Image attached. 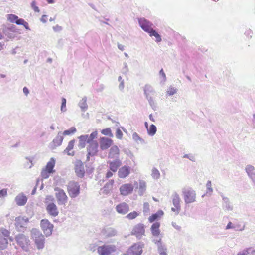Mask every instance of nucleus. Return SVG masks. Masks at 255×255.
Instances as JSON below:
<instances>
[{
    "instance_id": "1",
    "label": "nucleus",
    "mask_w": 255,
    "mask_h": 255,
    "mask_svg": "<svg viewBox=\"0 0 255 255\" xmlns=\"http://www.w3.org/2000/svg\"><path fill=\"white\" fill-rule=\"evenodd\" d=\"M31 236L37 249L39 250L43 249L45 247V239L41 232L37 229L33 228L31 230Z\"/></svg>"
},
{
    "instance_id": "2",
    "label": "nucleus",
    "mask_w": 255,
    "mask_h": 255,
    "mask_svg": "<svg viewBox=\"0 0 255 255\" xmlns=\"http://www.w3.org/2000/svg\"><path fill=\"white\" fill-rule=\"evenodd\" d=\"M17 244L23 249L27 252L29 249L30 240L28 236L23 234H19L15 237Z\"/></svg>"
},
{
    "instance_id": "3",
    "label": "nucleus",
    "mask_w": 255,
    "mask_h": 255,
    "mask_svg": "<svg viewBox=\"0 0 255 255\" xmlns=\"http://www.w3.org/2000/svg\"><path fill=\"white\" fill-rule=\"evenodd\" d=\"M55 165V160L54 158L52 157L50 160L47 162L46 166L44 168L41 172V176L43 178H48L50 174L53 173L54 170L53 168Z\"/></svg>"
},
{
    "instance_id": "4",
    "label": "nucleus",
    "mask_w": 255,
    "mask_h": 255,
    "mask_svg": "<svg viewBox=\"0 0 255 255\" xmlns=\"http://www.w3.org/2000/svg\"><path fill=\"white\" fill-rule=\"evenodd\" d=\"M67 191L71 197L77 196L80 193V185L75 181H70L67 185Z\"/></svg>"
},
{
    "instance_id": "5",
    "label": "nucleus",
    "mask_w": 255,
    "mask_h": 255,
    "mask_svg": "<svg viewBox=\"0 0 255 255\" xmlns=\"http://www.w3.org/2000/svg\"><path fill=\"white\" fill-rule=\"evenodd\" d=\"M117 248L114 245H104L98 247L97 252L100 255H110L116 251Z\"/></svg>"
},
{
    "instance_id": "6",
    "label": "nucleus",
    "mask_w": 255,
    "mask_h": 255,
    "mask_svg": "<svg viewBox=\"0 0 255 255\" xmlns=\"http://www.w3.org/2000/svg\"><path fill=\"white\" fill-rule=\"evenodd\" d=\"M40 226L46 236L48 237L52 234L54 226L47 219H42L40 222Z\"/></svg>"
},
{
    "instance_id": "7",
    "label": "nucleus",
    "mask_w": 255,
    "mask_h": 255,
    "mask_svg": "<svg viewBox=\"0 0 255 255\" xmlns=\"http://www.w3.org/2000/svg\"><path fill=\"white\" fill-rule=\"evenodd\" d=\"M183 194L184 201L186 203H191L195 201L196 194L193 190L188 188L184 189Z\"/></svg>"
},
{
    "instance_id": "8",
    "label": "nucleus",
    "mask_w": 255,
    "mask_h": 255,
    "mask_svg": "<svg viewBox=\"0 0 255 255\" xmlns=\"http://www.w3.org/2000/svg\"><path fill=\"white\" fill-rule=\"evenodd\" d=\"M152 242L156 245L159 255H167V249L166 245L162 241V239H152Z\"/></svg>"
},
{
    "instance_id": "9",
    "label": "nucleus",
    "mask_w": 255,
    "mask_h": 255,
    "mask_svg": "<svg viewBox=\"0 0 255 255\" xmlns=\"http://www.w3.org/2000/svg\"><path fill=\"white\" fill-rule=\"evenodd\" d=\"M28 221V218L18 217L15 219V227L19 231H23L26 228L27 223Z\"/></svg>"
},
{
    "instance_id": "10",
    "label": "nucleus",
    "mask_w": 255,
    "mask_h": 255,
    "mask_svg": "<svg viewBox=\"0 0 255 255\" xmlns=\"http://www.w3.org/2000/svg\"><path fill=\"white\" fill-rule=\"evenodd\" d=\"M160 223L158 222H155L151 225L150 230L153 236L152 239H162V236L160 234Z\"/></svg>"
},
{
    "instance_id": "11",
    "label": "nucleus",
    "mask_w": 255,
    "mask_h": 255,
    "mask_svg": "<svg viewBox=\"0 0 255 255\" xmlns=\"http://www.w3.org/2000/svg\"><path fill=\"white\" fill-rule=\"evenodd\" d=\"M116 229L112 227H106L101 231V234L104 238H109L117 235Z\"/></svg>"
},
{
    "instance_id": "12",
    "label": "nucleus",
    "mask_w": 255,
    "mask_h": 255,
    "mask_svg": "<svg viewBox=\"0 0 255 255\" xmlns=\"http://www.w3.org/2000/svg\"><path fill=\"white\" fill-rule=\"evenodd\" d=\"M142 252V247L139 244H134L127 251L128 255H140Z\"/></svg>"
},
{
    "instance_id": "13",
    "label": "nucleus",
    "mask_w": 255,
    "mask_h": 255,
    "mask_svg": "<svg viewBox=\"0 0 255 255\" xmlns=\"http://www.w3.org/2000/svg\"><path fill=\"white\" fill-rule=\"evenodd\" d=\"M113 143V141L111 139L105 137H102L99 140L100 147L102 150L108 149Z\"/></svg>"
},
{
    "instance_id": "14",
    "label": "nucleus",
    "mask_w": 255,
    "mask_h": 255,
    "mask_svg": "<svg viewBox=\"0 0 255 255\" xmlns=\"http://www.w3.org/2000/svg\"><path fill=\"white\" fill-rule=\"evenodd\" d=\"M133 188V186L131 184H124L120 187V193L122 195L127 196L132 193Z\"/></svg>"
},
{
    "instance_id": "15",
    "label": "nucleus",
    "mask_w": 255,
    "mask_h": 255,
    "mask_svg": "<svg viewBox=\"0 0 255 255\" xmlns=\"http://www.w3.org/2000/svg\"><path fill=\"white\" fill-rule=\"evenodd\" d=\"M138 22L141 28L147 33H149L153 29L152 23L145 18L139 19Z\"/></svg>"
},
{
    "instance_id": "16",
    "label": "nucleus",
    "mask_w": 255,
    "mask_h": 255,
    "mask_svg": "<svg viewBox=\"0 0 255 255\" xmlns=\"http://www.w3.org/2000/svg\"><path fill=\"white\" fill-rule=\"evenodd\" d=\"M145 229L143 224L139 223L135 225L132 229L131 233L137 237H141L144 234Z\"/></svg>"
},
{
    "instance_id": "17",
    "label": "nucleus",
    "mask_w": 255,
    "mask_h": 255,
    "mask_svg": "<svg viewBox=\"0 0 255 255\" xmlns=\"http://www.w3.org/2000/svg\"><path fill=\"white\" fill-rule=\"evenodd\" d=\"M98 144L97 142H91L89 143L87 147L88 157L94 156L98 152Z\"/></svg>"
},
{
    "instance_id": "18",
    "label": "nucleus",
    "mask_w": 255,
    "mask_h": 255,
    "mask_svg": "<svg viewBox=\"0 0 255 255\" xmlns=\"http://www.w3.org/2000/svg\"><path fill=\"white\" fill-rule=\"evenodd\" d=\"M130 173V167L124 165L119 169L118 175L120 178H125L129 175Z\"/></svg>"
},
{
    "instance_id": "19",
    "label": "nucleus",
    "mask_w": 255,
    "mask_h": 255,
    "mask_svg": "<svg viewBox=\"0 0 255 255\" xmlns=\"http://www.w3.org/2000/svg\"><path fill=\"white\" fill-rule=\"evenodd\" d=\"M57 192L56 194V196L59 202V204L63 205L67 201V196L66 193L62 189L57 190Z\"/></svg>"
},
{
    "instance_id": "20",
    "label": "nucleus",
    "mask_w": 255,
    "mask_h": 255,
    "mask_svg": "<svg viewBox=\"0 0 255 255\" xmlns=\"http://www.w3.org/2000/svg\"><path fill=\"white\" fill-rule=\"evenodd\" d=\"M163 214L164 213L163 211L161 210H158L157 212L153 214L149 217L148 221L150 223H153L155 221H157L161 219Z\"/></svg>"
},
{
    "instance_id": "21",
    "label": "nucleus",
    "mask_w": 255,
    "mask_h": 255,
    "mask_svg": "<svg viewBox=\"0 0 255 255\" xmlns=\"http://www.w3.org/2000/svg\"><path fill=\"white\" fill-rule=\"evenodd\" d=\"M120 154V150L117 146H112L109 151L108 157L111 159L116 158L119 157Z\"/></svg>"
},
{
    "instance_id": "22",
    "label": "nucleus",
    "mask_w": 255,
    "mask_h": 255,
    "mask_svg": "<svg viewBox=\"0 0 255 255\" xmlns=\"http://www.w3.org/2000/svg\"><path fill=\"white\" fill-rule=\"evenodd\" d=\"M108 163L109 164L110 169L112 171L116 172L118 168L121 166V161L120 159H116L113 161H109L108 162Z\"/></svg>"
},
{
    "instance_id": "23",
    "label": "nucleus",
    "mask_w": 255,
    "mask_h": 255,
    "mask_svg": "<svg viewBox=\"0 0 255 255\" xmlns=\"http://www.w3.org/2000/svg\"><path fill=\"white\" fill-rule=\"evenodd\" d=\"M75 171L78 177L82 178L84 176L85 174L84 167L81 163L76 165Z\"/></svg>"
},
{
    "instance_id": "24",
    "label": "nucleus",
    "mask_w": 255,
    "mask_h": 255,
    "mask_svg": "<svg viewBox=\"0 0 255 255\" xmlns=\"http://www.w3.org/2000/svg\"><path fill=\"white\" fill-rule=\"evenodd\" d=\"M27 200L26 196L22 194H19L15 198V201L19 206H23L26 203Z\"/></svg>"
},
{
    "instance_id": "25",
    "label": "nucleus",
    "mask_w": 255,
    "mask_h": 255,
    "mask_svg": "<svg viewBox=\"0 0 255 255\" xmlns=\"http://www.w3.org/2000/svg\"><path fill=\"white\" fill-rule=\"evenodd\" d=\"M74 144L75 140H71L69 141L67 147L64 150V152L67 153L68 155L73 156L74 155V151L72 150L74 148Z\"/></svg>"
},
{
    "instance_id": "26",
    "label": "nucleus",
    "mask_w": 255,
    "mask_h": 255,
    "mask_svg": "<svg viewBox=\"0 0 255 255\" xmlns=\"http://www.w3.org/2000/svg\"><path fill=\"white\" fill-rule=\"evenodd\" d=\"M79 146L81 148L85 147L86 143H89V142H88L89 141L88 135H81L79 137Z\"/></svg>"
},
{
    "instance_id": "27",
    "label": "nucleus",
    "mask_w": 255,
    "mask_h": 255,
    "mask_svg": "<svg viewBox=\"0 0 255 255\" xmlns=\"http://www.w3.org/2000/svg\"><path fill=\"white\" fill-rule=\"evenodd\" d=\"M8 244L7 238L0 234V249H5Z\"/></svg>"
},
{
    "instance_id": "28",
    "label": "nucleus",
    "mask_w": 255,
    "mask_h": 255,
    "mask_svg": "<svg viewBox=\"0 0 255 255\" xmlns=\"http://www.w3.org/2000/svg\"><path fill=\"white\" fill-rule=\"evenodd\" d=\"M172 201L175 207H178L180 206L181 199L177 194L175 193L173 195Z\"/></svg>"
},
{
    "instance_id": "29",
    "label": "nucleus",
    "mask_w": 255,
    "mask_h": 255,
    "mask_svg": "<svg viewBox=\"0 0 255 255\" xmlns=\"http://www.w3.org/2000/svg\"><path fill=\"white\" fill-rule=\"evenodd\" d=\"M148 33L151 37H155L156 38L155 40L157 42H159L161 41L162 39L160 35L157 32L153 29Z\"/></svg>"
},
{
    "instance_id": "30",
    "label": "nucleus",
    "mask_w": 255,
    "mask_h": 255,
    "mask_svg": "<svg viewBox=\"0 0 255 255\" xmlns=\"http://www.w3.org/2000/svg\"><path fill=\"white\" fill-rule=\"evenodd\" d=\"M15 23L17 24V25H23L26 29H29V24L28 23L25 21L24 19H19L18 17L16 20V21H15Z\"/></svg>"
},
{
    "instance_id": "31",
    "label": "nucleus",
    "mask_w": 255,
    "mask_h": 255,
    "mask_svg": "<svg viewBox=\"0 0 255 255\" xmlns=\"http://www.w3.org/2000/svg\"><path fill=\"white\" fill-rule=\"evenodd\" d=\"M182 209H184V211L181 210L182 208H171V211L172 212V214L174 215H176L179 214L181 216L184 215L185 208Z\"/></svg>"
},
{
    "instance_id": "32",
    "label": "nucleus",
    "mask_w": 255,
    "mask_h": 255,
    "mask_svg": "<svg viewBox=\"0 0 255 255\" xmlns=\"http://www.w3.org/2000/svg\"><path fill=\"white\" fill-rule=\"evenodd\" d=\"M54 200L53 197L52 196H47L45 198L46 203H48V205L47 207H55V205L53 204V201Z\"/></svg>"
},
{
    "instance_id": "33",
    "label": "nucleus",
    "mask_w": 255,
    "mask_h": 255,
    "mask_svg": "<svg viewBox=\"0 0 255 255\" xmlns=\"http://www.w3.org/2000/svg\"><path fill=\"white\" fill-rule=\"evenodd\" d=\"M46 209L47 213L52 217H56L59 213L57 208H46Z\"/></svg>"
},
{
    "instance_id": "34",
    "label": "nucleus",
    "mask_w": 255,
    "mask_h": 255,
    "mask_svg": "<svg viewBox=\"0 0 255 255\" xmlns=\"http://www.w3.org/2000/svg\"><path fill=\"white\" fill-rule=\"evenodd\" d=\"M243 251L245 255H255V249L253 248H248Z\"/></svg>"
},
{
    "instance_id": "35",
    "label": "nucleus",
    "mask_w": 255,
    "mask_h": 255,
    "mask_svg": "<svg viewBox=\"0 0 255 255\" xmlns=\"http://www.w3.org/2000/svg\"><path fill=\"white\" fill-rule=\"evenodd\" d=\"M147 131L149 135L151 136L154 135L156 132V126L152 124L150 125L149 128L147 129Z\"/></svg>"
},
{
    "instance_id": "36",
    "label": "nucleus",
    "mask_w": 255,
    "mask_h": 255,
    "mask_svg": "<svg viewBox=\"0 0 255 255\" xmlns=\"http://www.w3.org/2000/svg\"><path fill=\"white\" fill-rule=\"evenodd\" d=\"M146 185L145 181L140 180H139V190L140 192L142 193L145 191Z\"/></svg>"
},
{
    "instance_id": "37",
    "label": "nucleus",
    "mask_w": 255,
    "mask_h": 255,
    "mask_svg": "<svg viewBox=\"0 0 255 255\" xmlns=\"http://www.w3.org/2000/svg\"><path fill=\"white\" fill-rule=\"evenodd\" d=\"M101 132L102 134L105 135L109 136L110 137L113 136L111 129L110 128L103 129L101 131Z\"/></svg>"
},
{
    "instance_id": "38",
    "label": "nucleus",
    "mask_w": 255,
    "mask_h": 255,
    "mask_svg": "<svg viewBox=\"0 0 255 255\" xmlns=\"http://www.w3.org/2000/svg\"><path fill=\"white\" fill-rule=\"evenodd\" d=\"M18 17L17 15L13 14H8L7 16V20L11 23H15Z\"/></svg>"
},
{
    "instance_id": "39",
    "label": "nucleus",
    "mask_w": 255,
    "mask_h": 255,
    "mask_svg": "<svg viewBox=\"0 0 255 255\" xmlns=\"http://www.w3.org/2000/svg\"><path fill=\"white\" fill-rule=\"evenodd\" d=\"M76 131V129L74 127H72L68 130L64 131L63 132V135H69L74 133Z\"/></svg>"
},
{
    "instance_id": "40",
    "label": "nucleus",
    "mask_w": 255,
    "mask_h": 255,
    "mask_svg": "<svg viewBox=\"0 0 255 255\" xmlns=\"http://www.w3.org/2000/svg\"><path fill=\"white\" fill-rule=\"evenodd\" d=\"M244 227L245 226H244L242 228L239 229L234 226L232 222H229L226 227V229H235L236 230L242 231L244 229Z\"/></svg>"
},
{
    "instance_id": "41",
    "label": "nucleus",
    "mask_w": 255,
    "mask_h": 255,
    "mask_svg": "<svg viewBox=\"0 0 255 255\" xmlns=\"http://www.w3.org/2000/svg\"><path fill=\"white\" fill-rule=\"evenodd\" d=\"M97 132L94 131L89 136L88 135V142H89V143L91 142H96V141H93V139L97 137Z\"/></svg>"
},
{
    "instance_id": "42",
    "label": "nucleus",
    "mask_w": 255,
    "mask_h": 255,
    "mask_svg": "<svg viewBox=\"0 0 255 255\" xmlns=\"http://www.w3.org/2000/svg\"><path fill=\"white\" fill-rule=\"evenodd\" d=\"M138 215V213L136 211H133L128 214L126 217L128 219L131 220L135 218Z\"/></svg>"
},
{
    "instance_id": "43",
    "label": "nucleus",
    "mask_w": 255,
    "mask_h": 255,
    "mask_svg": "<svg viewBox=\"0 0 255 255\" xmlns=\"http://www.w3.org/2000/svg\"><path fill=\"white\" fill-rule=\"evenodd\" d=\"M10 232L7 229L2 228L0 231V234H2L4 237L7 238L9 236Z\"/></svg>"
},
{
    "instance_id": "44",
    "label": "nucleus",
    "mask_w": 255,
    "mask_h": 255,
    "mask_svg": "<svg viewBox=\"0 0 255 255\" xmlns=\"http://www.w3.org/2000/svg\"><path fill=\"white\" fill-rule=\"evenodd\" d=\"M176 89L172 87H170L167 91V93L169 95H173L176 93Z\"/></svg>"
},
{
    "instance_id": "45",
    "label": "nucleus",
    "mask_w": 255,
    "mask_h": 255,
    "mask_svg": "<svg viewBox=\"0 0 255 255\" xmlns=\"http://www.w3.org/2000/svg\"><path fill=\"white\" fill-rule=\"evenodd\" d=\"M152 175L155 178H158L160 176V173L158 170L154 169L152 171Z\"/></svg>"
},
{
    "instance_id": "46",
    "label": "nucleus",
    "mask_w": 255,
    "mask_h": 255,
    "mask_svg": "<svg viewBox=\"0 0 255 255\" xmlns=\"http://www.w3.org/2000/svg\"><path fill=\"white\" fill-rule=\"evenodd\" d=\"M116 209L117 211L119 213H120V214H122L123 215L126 214L128 211V208H116Z\"/></svg>"
},
{
    "instance_id": "47",
    "label": "nucleus",
    "mask_w": 255,
    "mask_h": 255,
    "mask_svg": "<svg viewBox=\"0 0 255 255\" xmlns=\"http://www.w3.org/2000/svg\"><path fill=\"white\" fill-rule=\"evenodd\" d=\"M246 170L249 175H251L254 170V167L251 165H248L246 168Z\"/></svg>"
},
{
    "instance_id": "48",
    "label": "nucleus",
    "mask_w": 255,
    "mask_h": 255,
    "mask_svg": "<svg viewBox=\"0 0 255 255\" xmlns=\"http://www.w3.org/2000/svg\"><path fill=\"white\" fill-rule=\"evenodd\" d=\"M31 7L32 8V9L34 10V11L36 12H39V8L36 5V2L35 1H33L32 2H31Z\"/></svg>"
},
{
    "instance_id": "49",
    "label": "nucleus",
    "mask_w": 255,
    "mask_h": 255,
    "mask_svg": "<svg viewBox=\"0 0 255 255\" xmlns=\"http://www.w3.org/2000/svg\"><path fill=\"white\" fill-rule=\"evenodd\" d=\"M116 136L118 139H121L123 137V133L122 131L118 128L116 132Z\"/></svg>"
},
{
    "instance_id": "50",
    "label": "nucleus",
    "mask_w": 255,
    "mask_h": 255,
    "mask_svg": "<svg viewBox=\"0 0 255 255\" xmlns=\"http://www.w3.org/2000/svg\"><path fill=\"white\" fill-rule=\"evenodd\" d=\"M66 100L65 98H63L62 99V104L61 107V110L62 111H66Z\"/></svg>"
},
{
    "instance_id": "51",
    "label": "nucleus",
    "mask_w": 255,
    "mask_h": 255,
    "mask_svg": "<svg viewBox=\"0 0 255 255\" xmlns=\"http://www.w3.org/2000/svg\"><path fill=\"white\" fill-rule=\"evenodd\" d=\"M7 195V189H3L0 191V197H3Z\"/></svg>"
},
{
    "instance_id": "52",
    "label": "nucleus",
    "mask_w": 255,
    "mask_h": 255,
    "mask_svg": "<svg viewBox=\"0 0 255 255\" xmlns=\"http://www.w3.org/2000/svg\"><path fill=\"white\" fill-rule=\"evenodd\" d=\"M207 191L209 192H212V183L210 181H208L206 184Z\"/></svg>"
},
{
    "instance_id": "53",
    "label": "nucleus",
    "mask_w": 255,
    "mask_h": 255,
    "mask_svg": "<svg viewBox=\"0 0 255 255\" xmlns=\"http://www.w3.org/2000/svg\"><path fill=\"white\" fill-rule=\"evenodd\" d=\"M63 138L62 137H57L56 139H54L53 142L55 143L58 141V145H60L62 142Z\"/></svg>"
},
{
    "instance_id": "54",
    "label": "nucleus",
    "mask_w": 255,
    "mask_h": 255,
    "mask_svg": "<svg viewBox=\"0 0 255 255\" xmlns=\"http://www.w3.org/2000/svg\"><path fill=\"white\" fill-rule=\"evenodd\" d=\"M172 226L177 230L180 231L181 230V227L178 225L176 224L175 222H172Z\"/></svg>"
},
{
    "instance_id": "55",
    "label": "nucleus",
    "mask_w": 255,
    "mask_h": 255,
    "mask_svg": "<svg viewBox=\"0 0 255 255\" xmlns=\"http://www.w3.org/2000/svg\"><path fill=\"white\" fill-rule=\"evenodd\" d=\"M132 137H133V138L137 141L138 140H140V137L139 136V135H138L137 133H136V132L134 133L132 135Z\"/></svg>"
},
{
    "instance_id": "56",
    "label": "nucleus",
    "mask_w": 255,
    "mask_h": 255,
    "mask_svg": "<svg viewBox=\"0 0 255 255\" xmlns=\"http://www.w3.org/2000/svg\"><path fill=\"white\" fill-rule=\"evenodd\" d=\"M160 75L164 79H166V75L163 71V69H161L159 72Z\"/></svg>"
},
{
    "instance_id": "57",
    "label": "nucleus",
    "mask_w": 255,
    "mask_h": 255,
    "mask_svg": "<svg viewBox=\"0 0 255 255\" xmlns=\"http://www.w3.org/2000/svg\"><path fill=\"white\" fill-rule=\"evenodd\" d=\"M112 176H113V173H112V172L110 171H109L107 172L106 177V178H109L112 177Z\"/></svg>"
},
{
    "instance_id": "58",
    "label": "nucleus",
    "mask_w": 255,
    "mask_h": 255,
    "mask_svg": "<svg viewBox=\"0 0 255 255\" xmlns=\"http://www.w3.org/2000/svg\"><path fill=\"white\" fill-rule=\"evenodd\" d=\"M127 205L126 203H123L117 206V207H127Z\"/></svg>"
},
{
    "instance_id": "59",
    "label": "nucleus",
    "mask_w": 255,
    "mask_h": 255,
    "mask_svg": "<svg viewBox=\"0 0 255 255\" xmlns=\"http://www.w3.org/2000/svg\"><path fill=\"white\" fill-rule=\"evenodd\" d=\"M23 91L26 95H27L29 93V90L28 88H26V87L23 88Z\"/></svg>"
},
{
    "instance_id": "60",
    "label": "nucleus",
    "mask_w": 255,
    "mask_h": 255,
    "mask_svg": "<svg viewBox=\"0 0 255 255\" xmlns=\"http://www.w3.org/2000/svg\"><path fill=\"white\" fill-rule=\"evenodd\" d=\"M53 29L55 31H59L61 30V27L59 26L56 25L55 27H53Z\"/></svg>"
},
{
    "instance_id": "61",
    "label": "nucleus",
    "mask_w": 255,
    "mask_h": 255,
    "mask_svg": "<svg viewBox=\"0 0 255 255\" xmlns=\"http://www.w3.org/2000/svg\"><path fill=\"white\" fill-rule=\"evenodd\" d=\"M113 184H114V180H111V181H109V182L108 183H107L106 184V185H110L111 186H113Z\"/></svg>"
},
{
    "instance_id": "62",
    "label": "nucleus",
    "mask_w": 255,
    "mask_h": 255,
    "mask_svg": "<svg viewBox=\"0 0 255 255\" xmlns=\"http://www.w3.org/2000/svg\"><path fill=\"white\" fill-rule=\"evenodd\" d=\"M45 18H46V15L42 16V17L41 18V21H43V22H46Z\"/></svg>"
},
{
    "instance_id": "63",
    "label": "nucleus",
    "mask_w": 255,
    "mask_h": 255,
    "mask_svg": "<svg viewBox=\"0 0 255 255\" xmlns=\"http://www.w3.org/2000/svg\"><path fill=\"white\" fill-rule=\"evenodd\" d=\"M118 48L121 50H124V46L122 44H118Z\"/></svg>"
},
{
    "instance_id": "64",
    "label": "nucleus",
    "mask_w": 255,
    "mask_h": 255,
    "mask_svg": "<svg viewBox=\"0 0 255 255\" xmlns=\"http://www.w3.org/2000/svg\"><path fill=\"white\" fill-rule=\"evenodd\" d=\"M237 255H245V254L243 253V251L240 252L238 253Z\"/></svg>"
}]
</instances>
